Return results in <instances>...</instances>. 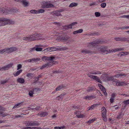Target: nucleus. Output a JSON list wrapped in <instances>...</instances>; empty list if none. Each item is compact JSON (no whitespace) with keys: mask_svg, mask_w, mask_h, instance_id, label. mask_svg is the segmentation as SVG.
Returning <instances> with one entry per match:
<instances>
[{"mask_svg":"<svg viewBox=\"0 0 129 129\" xmlns=\"http://www.w3.org/2000/svg\"><path fill=\"white\" fill-rule=\"evenodd\" d=\"M41 37V34H32L28 36H27L23 37L22 39L23 40L28 41H31L42 39V38H40ZM46 39H47L46 38H44L42 39L46 40Z\"/></svg>","mask_w":129,"mask_h":129,"instance_id":"obj_1","label":"nucleus"},{"mask_svg":"<svg viewBox=\"0 0 129 129\" xmlns=\"http://www.w3.org/2000/svg\"><path fill=\"white\" fill-rule=\"evenodd\" d=\"M15 23L14 21L11 20L7 18H0V26H4L9 24H13Z\"/></svg>","mask_w":129,"mask_h":129,"instance_id":"obj_2","label":"nucleus"},{"mask_svg":"<svg viewBox=\"0 0 129 129\" xmlns=\"http://www.w3.org/2000/svg\"><path fill=\"white\" fill-rule=\"evenodd\" d=\"M124 48H117L114 49H109L106 50L105 49L101 48L100 49V51L106 53V54L110 53L113 52H115L119 51H121L124 50Z\"/></svg>","mask_w":129,"mask_h":129,"instance_id":"obj_3","label":"nucleus"},{"mask_svg":"<svg viewBox=\"0 0 129 129\" xmlns=\"http://www.w3.org/2000/svg\"><path fill=\"white\" fill-rule=\"evenodd\" d=\"M125 75L121 73L115 75L114 76H111L109 77L107 75H106L105 74H104L102 75V76L105 77V79H104V80L105 81H112L113 80V78L114 77L118 78Z\"/></svg>","mask_w":129,"mask_h":129,"instance_id":"obj_4","label":"nucleus"},{"mask_svg":"<svg viewBox=\"0 0 129 129\" xmlns=\"http://www.w3.org/2000/svg\"><path fill=\"white\" fill-rule=\"evenodd\" d=\"M66 49V47L56 46V47H52L48 48L45 49V50H47V51L51 52L57 51L58 50L59 51H61Z\"/></svg>","mask_w":129,"mask_h":129,"instance_id":"obj_5","label":"nucleus"},{"mask_svg":"<svg viewBox=\"0 0 129 129\" xmlns=\"http://www.w3.org/2000/svg\"><path fill=\"white\" fill-rule=\"evenodd\" d=\"M55 59V57L51 56L48 57L47 56H44L42 57V59L43 61L48 60L49 61V62H51L54 63V64H57V62L55 61L54 60Z\"/></svg>","mask_w":129,"mask_h":129,"instance_id":"obj_6","label":"nucleus"},{"mask_svg":"<svg viewBox=\"0 0 129 129\" xmlns=\"http://www.w3.org/2000/svg\"><path fill=\"white\" fill-rule=\"evenodd\" d=\"M101 112L102 117L103 120L106 122L107 120V119L106 117V110L105 107H102L101 108Z\"/></svg>","mask_w":129,"mask_h":129,"instance_id":"obj_7","label":"nucleus"},{"mask_svg":"<svg viewBox=\"0 0 129 129\" xmlns=\"http://www.w3.org/2000/svg\"><path fill=\"white\" fill-rule=\"evenodd\" d=\"M25 124L26 126H38L40 124L37 121H26Z\"/></svg>","mask_w":129,"mask_h":129,"instance_id":"obj_8","label":"nucleus"},{"mask_svg":"<svg viewBox=\"0 0 129 129\" xmlns=\"http://www.w3.org/2000/svg\"><path fill=\"white\" fill-rule=\"evenodd\" d=\"M53 6V5L51 4L50 2H43L42 4V8H49Z\"/></svg>","mask_w":129,"mask_h":129,"instance_id":"obj_9","label":"nucleus"},{"mask_svg":"<svg viewBox=\"0 0 129 129\" xmlns=\"http://www.w3.org/2000/svg\"><path fill=\"white\" fill-rule=\"evenodd\" d=\"M6 13L7 14H10L11 13H14L16 12H17V9L16 8H6Z\"/></svg>","mask_w":129,"mask_h":129,"instance_id":"obj_10","label":"nucleus"},{"mask_svg":"<svg viewBox=\"0 0 129 129\" xmlns=\"http://www.w3.org/2000/svg\"><path fill=\"white\" fill-rule=\"evenodd\" d=\"M13 65V63H10L8 65L4 66L3 67H0V71H3L4 70H8L9 68L12 67Z\"/></svg>","mask_w":129,"mask_h":129,"instance_id":"obj_11","label":"nucleus"},{"mask_svg":"<svg viewBox=\"0 0 129 129\" xmlns=\"http://www.w3.org/2000/svg\"><path fill=\"white\" fill-rule=\"evenodd\" d=\"M54 64V63L51 62H49L45 64L42 66L40 68V69H42L45 68H47L48 67H50L52 66Z\"/></svg>","mask_w":129,"mask_h":129,"instance_id":"obj_12","label":"nucleus"},{"mask_svg":"<svg viewBox=\"0 0 129 129\" xmlns=\"http://www.w3.org/2000/svg\"><path fill=\"white\" fill-rule=\"evenodd\" d=\"M88 76L89 77L93 79L94 80H95L98 82L101 83V81L100 80L99 78L97 76H93L90 74H88Z\"/></svg>","mask_w":129,"mask_h":129,"instance_id":"obj_13","label":"nucleus"},{"mask_svg":"<svg viewBox=\"0 0 129 129\" xmlns=\"http://www.w3.org/2000/svg\"><path fill=\"white\" fill-rule=\"evenodd\" d=\"M4 108L1 106H0V116L4 117L8 115V114L4 113L3 111H4Z\"/></svg>","mask_w":129,"mask_h":129,"instance_id":"obj_14","label":"nucleus"},{"mask_svg":"<svg viewBox=\"0 0 129 129\" xmlns=\"http://www.w3.org/2000/svg\"><path fill=\"white\" fill-rule=\"evenodd\" d=\"M48 115V113L46 112H43L37 114L36 115L37 116H40L41 117H44Z\"/></svg>","mask_w":129,"mask_h":129,"instance_id":"obj_15","label":"nucleus"},{"mask_svg":"<svg viewBox=\"0 0 129 129\" xmlns=\"http://www.w3.org/2000/svg\"><path fill=\"white\" fill-rule=\"evenodd\" d=\"M99 42H98L97 41H95L89 43V46L90 48L94 47V46H96V44H98Z\"/></svg>","mask_w":129,"mask_h":129,"instance_id":"obj_16","label":"nucleus"},{"mask_svg":"<svg viewBox=\"0 0 129 129\" xmlns=\"http://www.w3.org/2000/svg\"><path fill=\"white\" fill-rule=\"evenodd\" d=\"M114 84H115L116 86H121L122 85L124 84V83L123 82L119 81H114L113 82Z\"/></svg>","mask_w":129,"mask_h":129,"instance_id":"obj_17","label":"nucleus"},{"mask_svg":"<svg viewBox=\"0 0 129 129\" xmlns=\"http://www.w3.org/2000/svg\"><path fill=\"white\" fill-rule=\"evenodd\" d=\"M69 38V36H66L64 37L63 36L62 37L60 38H59V40L60 41L65 42L68 40Z\"/></svg>","mask_w":129,"mask_h":129,"instance_id":"obj_18","label":"nucleus"},{"mask_svg":"<svg viewBox=\"0 0 129 129\" xmlns=\"http://www.w3.org/2000/svg\"><path fill=\"white\" fill-rule=\"evenodd\" d=\"M8 51V53L11 52H14L17 50V49L15 47H11L9 48H7Z\"/></svg>","mask_w":129,"mask_h":129,"instance_id":"obj_19","label":"nucleus"},{"mask_svg":"<svg viewBox=\"0 0 129 129\" xmlns=\"http://www.w3.org/2000/svg\"><path fill=\"white\" fill-rule=\"evenodd\" d=\"M95 98V97L93 95L86 96L84 98L86 100H90Z\"/></svg>","mask_w":129,"mask_h":129,"instance_id":"obj_20","label":"nucleus"},{"mask_svg":"<svg viewBox=\"0 0 129 129\" xmlns=\"http://www.w3.org/2000/svg\"><path fill=\"white\" fill-rule=\"evenodd\" d=\"M21 3L25 7L28 6L29 5V2L25 0H22Z\"/></svg>","mask_w":129,"mask_h":129,"instance_id":"obj_21","label":"nucleus"},{"mask_svg":"<svg viewBox=\"0 0 129 129\" xmlns=\"http://www.w3.org/2000/svg\"><path fill=\"white\" fill-rule=\"evenodd\" d=\"M17 81L18 83L21 84L24 83L25 82V80L24 79L21 78H18L17 80Z\"/></svg>","mask_w":129,"mask_h":129,"instance_id":"obj_22","label":"nucleus"},{"mask_svg":"<svg viewBox=\"0 0 129 129\" xmlns=\"http://www.w3.org/2000/svg\"><path fill=\"white\" fill-rule=\"evenodd\" d=\"M22 102H21L20 103H18L16 104L13 107V109H14L15 108H18L19 107L21 106L22 105Z\"/></svg>","mask_w":129,"mask_h":129,"instance_id":"obj_23","label":"nucleus"},{"mask_svg":"<svg viewBox=\"0 0 129 129\" xmlns=\"http://www.w3.org/2000/svg\"><path fill=\"white\" fill-rule=\"evenodd\" d=\"M6 9H5L4 8H0V14H2L5 13V14H7V13H6Z\"/></svg>","mask_w":129,"mask_h":129,"instance_id":"obj_24","label":"nucleus"},{"mask_svg":"<svg viewBox=\"0 0 129 129\" xmlns=\"http://www.w3.org/2000/svg\"><path fill=\"white\" fill-rule=\"evenodd\" d=\"M22 70L21 69L17 71L16 72L14 73H13L14 76L16 77L18 76L22 72Z\"/></svg>","mask_w":129,"mask_h":129,"instance_id":"obj_25","label":"nucleus"},{"mask_svg":"<svg viewBox=\"0 0 129 129\" xmlns=\"http://www.w3.org/2000/svg\"><path fill=\"white\" fill-rule=\"evenodd\" d=\"M83 31V30L82 29H81L78 30L73 31V34L74 35H76L77 33H81Z\"/></svg>","mask_w":129,"mask_h":129,"instance_id":"obj_26","label":"nucleus"},{"mask_svg":"<svg viewBox=\"0 0 129 129\" xmlns=\"http://www.w3.org/2000/svg\"><path fill=\"white\" fill-rule=\"evenodd\" d=\"M53 13L56 16H62V15L60 13L59 11L58 10L53 12Z\"/></svg>","mask_w":129,"mask_h":129,"instance_id":"obj_27","label":"nucleus"},{"mask_svg":"<svg viewBox=\"0 0 129 129\" xmlns=\"http://www.w3.org/2000/svg\"><path fill=\"white\" fill-rule=\"evenodd\" d=\"M90 73L92 74L96 75L98 74H101V73L100 71L96 70H93L91 71L90 72Z\"/></svg>","mask_w":129,"mask_h":129,"instance_id":"obj_28","label":"nucleus"},{"mask_svg":"<svg viewBox=\"0 0 129 129\" xmlns=\"http://www.w3.org/2000/svg\"><path fill=\"white\" fill-rule=\"evenodd\" d=\"M7 48L3 50H0V54H2L5 52L8 53V51H7Z\"/></svg>","mask_w":129,"mask_h":129,"instance_id":"obj_29","label":"nucleus"},{"mask_svg":"<svg viewBox=\"0 0 129 129\" xmlns=\"http://www.w3.org/2000/svg\"><path fill=\"white\" fill-rule=\"evenodd\" d=\"M64 94H61L56 98V99L58 100L61 101L62 100L63 98Z\"/></svg>","mask_w":129,"mask_h":129,"instance_id":"obj_30","label":"nucleus"},{"mask_svg":"<svg viewBox=\"0 0 129 129\" xmlns=\"http://www.w3.org/2000/svg\"><path fill=\"white\" fill-rule=\"evenodd\" d=\"M64 87V86L62 85H60L58 87L56 88V91H59L61 89Z\"/></svg>","mask_w":129,"mask_h":129,"instance_id":"obj_31","label":"nucleus"},{"mask_svg":"<svg viewBox=\"0 0 129 129\" xmlns=\"http://www.w3.org/2000/svg\"><path fill=\"white\" fill-rule=\"evenodd\" d=\"M123 116V115L121 113L119 114V115L117 116V118L118 119H119L121 118Z\"/></svg>","mask_w":129,"mask_h":129,"instance_id":"obj_32","label":"nucleus"},{"mask_svg":"<svg viewBox=\"0 0 129 129\" xmlns=\"http://www.w3.org/2000/svg\"><path fill=\"white\" fill-rule=\"evenodd\" d=\"M83 53H90V51L87 50L86 49H83L81 51Z\"/></svg>","mask_w":129,"mask_h":129,"instance_id":"obj_33","label":"nucleus"},{"mask_svg":"<svg viewBox=\"0 0 129 129\" xmlns=\"http://www.w3.org/2000/svg\"><path fill=\"white\" fill-rule=\"evenodd\" d=\"M101 89L104 93V95L105 96H107V93L106 92V90L105 89V88H104V87H103V88L102 89Z\"/></svg>","mask_w":129,"mask_h":129,"instance_id":"obj_34","label":"nucleus"},{"mask_svg":"<svg viewBox=\"0 0 129 129\" xmlns=\"http://www.w3.org/2000/svg\"><path fill=\"white\" fill-rule=\"evenodd\" d=\"M77 3H73L70 4V5L69 6V7H74L76 6H77Z\"/></svg>","mask_w":129,"mask_h":129,"instance_id":"obj_35","label":"nucleus"},{"mask_svg":"<svg viewBox=\"0 0 129 129\" xmlns=\"http://www.w3.org/2000/svg\"><path fill=\"white\" fill-rule=\"evenodd\" d=\"M45 12V10L42 9H40L37 10V14L43 13Z\"/></svg>","mask_w":129,"mask_h":129,"instance_id":"obj_36","label":"nucleus"},{"mask_svg":"<svg viewBox=\"0 0 129 129\" xmlns=\"http://www.w3.org/2000/svg\"><path fill=\"white\" fill-rule=\"evenodd\" d=\"M96 106V105H92L90 107L88 108V110H92Z\"/></svg>","mask_w":129,"mask_h":129,"instance_id":"obj_37","label":"nucleus"},{"mask_svg":"<svg viewBox=\"0 0 129 129\" xmlns=\"http://www.w3.org/2000/svg\"><path fill=\"white\" fill-rule=\"evenodd\" d=\"M128 54V53L126 52H121L119 53L120 56H124Z\"/></svg>","mask_w":129,"mask_h":129,"instance_id":"obj_38","label":"nucleus"},{"mask_svg":"<svg viewBox=\"0 0 129 129\" xmlns=\"http://www.w3.org/2000/svg\"><path fill=\"white\" fill-rule=\"evenodd\" d=\"M94 88L93 87H88L87 89V90L88 92H90L91 91L94 89Z\"/></svg>","mask_w":129,"mask_h":129,"instance_id":"obj_39","label":"nucleus"},{"mask_svg":"<svg viewBox=\"0 0 129 129\" xmlns=\"http://www.w3.org/2000/svg\"><path fill=\"white\" fill-rule=\"evenodd\" d=\"M106 6V3H102L101 4V7L103 8H105Z\"/></svg>","mask_w":129,"mask_h":129,"instance_id":"obj_40","label":"nucleus"},{"mask_svg":"<svg viewBox=\"0 0 129 129\" xmlns=\"http://www.w3.org/2000/svg\"><path fill=\"white\" fill-rule=\"evenodd\" d=\"M43 49L42 48L36 47V50L37 51H41Z\"/></svg>","mask_w":129,"mask_h":129,"instance_id":"obj_41","label":"nucleus"},{"mask_svg":"<svg viewBox=\"0 0 129 129\" xmlns=\"http://www.w3.org/2000/svg\"><path fill=\"white\" fill-rule=\"evenodd\" d=\"M33 109L34 110H35L36 111H39L41 110V108L39 106H37L35 108Z\"/></svg>","mask_w":129,"mask_h":129,"instance_id":"obj_42","label":"nucleus"},{"mask_svg":"<svg viewBox=\"0 0 129 129\" xmlns=\"http://www.w3.org/2000/svg\"><path fill=\"white\" fill-rule=\"evenodd\" d=\"M76 116L78 118H83L84 117V115L83 114H80V115H77Z\"/></svg>","mask_w":129,"mask_h":129,"instance_id":"obj_43","label":"nucleus"},{"mask_svg":"<svg viewBox=\"0 0 129 129\" xmlns=\"http://www.w3.org/2000/svg\"><path fill=\"white\" fill-rule=\"evenodd\" d=\"M30 12L31 13L37 14V10H32L30 11Z\"/></svg>","mask_w":129,"mask_h":129,"instance_id":"obj_44","label":"nucleus"},{"mask_svg":"<svg viewBox=\"0 0 129 129\" xmlns=\"http://www.w3.org/2000/svg\"><path fill=\"white\" fill-rule=\"evenodd\" d=\"M33 62V58L31 59H28L27 60H25L24 61V62Z\"/></svg>","mask_w":129,"mask_h":129,"instance_id":"obj_45","label":"nucleus"},{"mask_svg":"<svg viewBox=\"0 0 129 129\" xmlns=\"http://www.w3.org/2000/svg\"><path fill=\"white\" fill-rule=\"evenodd\" d=\"M123 103L124 104H125L126 105L129 104V99L123 101Z\"/></svg>","mask_w":129,"mask_h":129,"instance_id":"obj_46","label":"nucleus"},{"mask_svg":"<svg viewBox=\"0 0 129 129\" xmlns=\"http://www.w3.org/2000/svg\"><path fill=\"white\" fill-rule=\"evenodd\" d=\"M35 50H36V47H34L30 48V49L29 52L30 53H31L34 51Z\"/></svg>","mask_w":129,"mask_h":129,"instance_id":"obj_47","label":"nucleus"},{"mask_svg":"<svg viewBox=\"0 0 129 129\" xmlns=\"http://www.w3.org/2000/svg\"><path fill=\"white\" fill-rule=\"evenodd\" d=\"M120 29H129V26H124L120 27Z\"/></svg>","mask_w":129,"mask_h":129,"instance_id":"obj_48","label":"nucleus"},{"mask_svg":"<svg viewBox=\"0 0 129 129\" xmlns=\"http://www.w3.org/2000/svg\"><path fill=\"white\" fill-rule=\"evenodd\" d=\"M33 61L36 62L40 60V59L39 58H33Z\"/></svg>","mask_w":129,"mask_h":129,"instance_id":"obj_49","label":"nucleus"},{"mask_svg":"<svg viewBox=\"0 0 129 129\" xmlns=\"http://www.w3.org/2000/svg\"><path fill=\"white\" fill-rule=\"evenodd\" d=\"M106 0H96V2L98 3H102L105 2Z\"/></svg>","mask_w":129,"mask_h":129,"instance_id":"obj_50","label":"nucleus"},{"mask_svg":"<svg viewBox=\"0 0 129 129\" xmlns=\"http://www.w3.org/2000/svg\"><path fill=\"white\" fill-rule=\"evenodd\" d=\"M8 81V80H4L1 81V84H3L6 83Z\"/></svg>","mask_w":129,"mask_h":129,"instance_id":"obj_51","label":"nucleus"},{"mask_svg":"<svg viewBox=\"0 0 129 129\" xmlns=\"http://www.w3.org/2000/svg\"><path fill=\"white\" fill-rule=\"evenodd\" d=\"M95 120V119H90L87 122L89 123V124L91 123H92L93 122V121H94Z\"/></svg>","mask_w":129,"mask_h":129,"instance_id":"obj_52","label":"nucleus"},{"mask_svg":"<svg viewBox=\"0 0 129 129\" xmlns=\"http://www.w3.org/2000/svg\"><path fill=\"white\" fill-rule=\"evenodd\" d=\"M95 15L96 17H99L100 16V13L99 12H95Z\"/></svg>","mask_w":129,"mask_h":129,"instance_id":"obj_53","label":"nucleus"},{"mask_svg":"<svg viewBox=\"0 0 129 129\" xmlns=\"http://www.w3.org/2000/svg\"><path fill=\"white\" fill-rule=\"evenodd\" d=\"M34 91H33L31 90L29 92V94L30 96H32L33 94Z\"/></svg>","mask_w":129,"mask_h":129,"instance_id":"obj_54","label":"nucleus"},{"mask_svg":"<svg viewBox=\"0 0 129 129\" xmlns=\"http://www.w3.org/2000/svg\"><path fill=\"white\" fill-rule=\"evenodd\" d=\"M22 65L21 64H18L17 66V70H18L21 69L22 68Z\"/></svg>","mask_w":129,"mask_h":129,"instance_id":"obj_55","label":"nucleus"},{"mask_svg":"<svg viewBox=\"0 0 129 129\" xmlns=\"http://www.w3.org/2000/svg\"><path fill=\"white\" fill-rule=\"evenodd\" d=\"M115 40L117 41H121V40H122V39L121 38H115Z\"/></svg>","mask_w":129,"mask_h":129,"instance_id":"obj_56","label":"nucleus"},{"mask_svg":"<svg viewBox=\"0 0 129 129\" xmlns=\"http://www.w3.org/2000/svg\"><path fill=\"white\" fill-rule=\"evenodd\" d=\"M32 74L28 73L26 75V76L28 78H30L32 77Z\"/></svg>","mask_w":129,"mask_h":129,"instance_id":"obj_57","label":"nucleus"},{"mask_svg":"<svg viewBox=\"0 0 129 129\" xmlns=\"http://www.w3.org/2000/svg\"><path fill=\"white\" fill-rule=\"evenodd\" d=\"M96 5V2H92V3H90V4L89 6H93L95 5Z\"/></svg>","mask_w":129,"mask_h":129,"instance_id":"obj_58","label":"nucleus"},{"mask_svg":"<svg viewBox=\"0 0 129 129\" xmlns=\"http://www.w3.org/2000/svg\"><path fill=\"white\" fill-rule=\"evenodd\" d=\"M31 129H42L41 128L39 127H31Z\"/></svg>","mask_w":129,"mask_h":129,"instance_id":"obj_59","label":"nucleus"},{"mask_svg":"<svg viewBox=\"0 0 129 129\" xmlns=\"http://www.w3.org/2000/svg\"><path fill=\"white\" fill-rule=\"evenodd\" d=\"M116 93H112L111 95V98H114V97L116 95Z\"/></svg>","mask_w":129,"mask_h":129,"instance_id":"obj_60","label":"nucleus"},{"mask_svg":"<svg viewBox=\"0 0 129 129\" xmlns=\"http://www.w3.org/2000/svg\"><path fill=\"white\" fill-rule=\"evenodd\" d=\"M98 85L101 89H102L103 87H104L102 85L100 84H98Z\"/></svg>","mask_w":129,"mask_h":129,"instance_id":"obj_61","label":"nucleus"},{"mask_svg":"<svg viewBox=\"0 0 129 129\" xmlns=\"http://www.w3.org/2000/svg\"><path fill=\"white\" fill-rule=\"evenodd\" d=\"M65 9H61L58 10L59 11L60 13V12H63L65 11Z\"/></svg>","mask_w":129,"mask_h":129,"instance_id":"obj_62","label":"nucleus"},{"mask_svg":"<svg viewBox=\"0 0 129 129\" xmlns=\"http://www.w3.org/2000/svg\"><path fill=\"white\" fill-rule=\"evenodd\" d=\"M114 98H110V102L111 103H113L114 102Z\"/></svg>","mask_w":129,"mask_h":129,"instance_id":"obj_63","label":"nucleus"},{"mask_svg":"<svg viewBox=\"0 0 129 129\" xmlns=\"http://www.w3.org/2000/svg\"><path fill=\"white\" fill-rule=\"evenodd\" d=\"M77 23L76 22H75L71 23V25L72 26H74L75 25L77 24Z\"/></svg>","mask_w":129,"mask_h":129,"instance_id":"obj_64","label":"nucleus"}]
</instances>
